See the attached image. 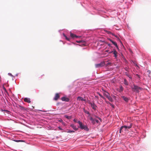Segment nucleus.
<instances>
[{"label":"nucleus","instance_id":"nucleus-1","mask_svg":"<svg viewBox=\"0 0 151 151\" xmlns=\"http://www.w3.org/2000/svg\"><path fill=\"white\" fill-rule=\"evenodd\" d=\"M132 90L133 91L139 93L140 91L143 89V88L139 87L137 85L134 84L131 87Z\"/></svg>","mask_w":151,"mask_h":151},{"label":"nucleus","instance_id":"nucleus-2","mask_svg":"<svg viewBox=\"0 0 151 151\" xmlns=\"http://www.w3.org/2000/svg\"><path fill=\"white\" fill-rule=\"evenodd\" d=\"M129 124V125H124L122 126L119 129V133H120L122 132L125 131L127 129L131 128L132 127V124L130 123Z\"/></svg>","mask_w":151,"mask_h":151},{"label":"nucleus","instance_id":"nucleus-3","mask_svg":"<svg viewBox=\"0 0 151 151\" xmlns=\"http://www.w3.org/2000/svg\"><path fill=\"white\" fill-rule=\"evenodd\" d=\"M77 123L79 125V127L82 129H84L86 131H88L89 129L86 125H85L83 124V123L80 121L77 122Z\"/></svg>","mask_w":151,"mask_h":151},{"label":"nucleus","instance_id":"nucleus-4","mask_svg":"<svg viewBox=\"0 0 151 151\" xmlns=\"http://www.w3.org/2000/svg\"><path fill=\"white\" fill-rule=\"evenodd\" d=\"M105 62L104 61L101 62L100 63L96 64L95 66L96 68H98L102 67L105 65Z\"/></svg>","mask_w":151,"mask_h":151},{"label":"nucleus","instance_id":"nucleus-5","mask_svg":"<svg viewBox=\"0 0 151 151\" xmlns=\"http://www.w3.org/2000/svg\"><path fill=\"white\" fill-rule=\"evenodd\" d=\"M88 117L89 119L91 121V123L93 125L95 124V120L96 119L93 118L90 115H89L88 116Z\"/></svg>","mask_w":151,"mask_h":151},{"label":"nucleus","instance_id":"nucleus-6","mask_svg":"<svg viewBox=\"0 0 151 151\" xmlns=\"http://www.w3.org/2000/svg\"><path fill=\"white\" fill-rule=\"evenodd\" d=\"M89 104H90L91 106L92 107V108L94 110H96V108L97 107V106L94 104V103L93 102H90L89 103Z\"/></svg>","mask_w":151,"mask_h":151},{"label":"nucleus","instance_id":"nucleus-7","mask_svg":"<svg viewBox=\"0 0 151 151\" xmlns=\"http://www.w3.org/2000/svg\"><path fill=\"white\" fill-rule=\"evenodd\" d=\"M61 100L63 101H65L66 102H68L70 100L69 98L65 97H62L61 98Z\"/></svg>","mask_w":151,"mask_h":151},{"label":"nucleus","instance_id":"nucleus-8","mask_svg":"<svg viewBox=\"0 0 151 151\" xmlns=\"http://www.w3.org/2000/svg\"><path fill=\"white\" fill-rule=\"evenodd\" d=\"M109 53H113L114 55V56L116 58L117 56V52L116 50H114V51H112L111 52H109Z\"/></svg>","mask_w":151,"mask_h":151},{"label":"nucleus","instance_id":"nucleus-9","mask_svg":"<svg viewBox=\"0 0 151 151\" xmlns=\"http://www.w3.org/2000/svg\"><path fill=\"white\" fill-rule=\"evenodd\" d=\"M108 40L111 41L115 46L117 48H118V47L117 45V43L109 39Z\"/></svg>","mask_w":151,"mask_h":151},{"label":"nucleus","instance_id":"nucleus-10","mask_svg":"<svg viewBox=\"0 0 151 151\" xmlns=\"http://www.w3.org/2000/svg\"><path fill=\"white\" fill-rule=\"evenodd\" d=\"M109 60H108L107 61H104L105 62V65H106V66H110L111 65V63L109 62Z\"/></svg>","mask_w":151,"mask_h":151},{"label":"nucleus","instance_id":"nucleus-11","mask_svg":"<svg viewBox=\"0 0 151 151\" xmlns=\"http://www.w3.org/2000/svg\"><path fill=\"white\" fill-rule=\"evenodd\" d=\"M70 126L72 127L73 129L75 131H77L78 130V128H77L76 126L74 125V124H72L70 125Z\"/></svg>","mask_w":151,"mask_h":151},{"label":"nucleus","instance_id":"nucleus-12","mask_svg":"<svg viewBox=\"0 0 151 151\" xmlns=\"http://www.w3.org/2000/svg\"><path fill=\"white\" fill-rule=\"evenodd\" d=\"M60 97L59 94L58 93L56 94L55 97L54 98V100H57Z\"/></svg>","mask_w":151,"mask_h":151},{"label":"nucleus","instance_id":"nucleus-13","mask_svg":"<svg viewBox=\"0 0 151 151\" xmlns=\"http://www.w3.org/2000/svg\"><path fill=\"white\" fill-rule=\"evenodd\" d=\"M24 101L25 102H27L28 103H30L31 101H30V99L27 98H25L24 99Z\"/></svg>","mask_w":151,"mask_h":151},{"label":"nucleus","instance_id":"nucleus-14","mask_svg":"<svg viewBox=\"0 0 151 151\" xmlns=\"http://www.w3.org/2000/svg\"><path fill=\"white\" fill-rule=\"evenodd\" d=\"M77 100L79 101H86V100L83 99L82 97L81 96H78L77 97Z\"/></svg>","mask_w":151,"mask_h":151},{"label":"nucleus","instance_id":"nucleus-15","mask_svg":"<svg viewBox=\"0 0 151 151\" xmlns=\"http://www.w3.org/2000/svg\"><path fill=\"white\" fill-rule=\"evenodd\" d=\"M70 36L73 38H78V37L76 36V35L74 34H73L72 33H70Z\"/></svg>","mask_w":151,"mask_h":151},{"label":"nucleus","instance_id":"nucleus-16","mask_svg":"<svg viewBox=\"0 0 151 151\" xmlns=\"http://www.w3.org/2000/svg\"><path fill=\"white\" fill-rule=\"evenodd\" d=\"M103 95L106 98L108 97V96H109V95H110L109 93L106 91H105L103 93Z\"/></svg>","mask_w":151,"mask_h":151},{"label":"nucleus","instance_id":"nucleus-17","mask_svg":"<svg viewBox=\"0 0 151 151\" xmlns=\"http://www.w3.org/2000/svg\"><path fill=\"white\" fill-rule=\"evenodd\" d=\"M122 98L123 100H124L125 101H126L127 102L129 100V99L125 96H123L122 97Z\"/></svg>","mask_w":151,"mask_h":151},{"label":"nucleus","instance_id":"nucleus-18","mask_svg":"<svg viewBox=\"0 0 151 151\" xmlns=\"http://www.w3.org/2000/svg\"><path fill=\"white\" fill-rule=\"evenodd\" d=\"M107 98L108 99V100L112 102L113 101V99L109 95L108 96Z\"/></svg>","mask_w":151,"mask_h":151},{"label":"nucleus","instance_id":"nucleus-19","mask_svg":"<svg viewBox=\"0 0 151 151\" xmlns=\"http://www.w3.org/2000/svg\"><path fill=\"white\" fill-rule=\"evenodd\" d=\"M124 83L125 85H128V82L125 79H124Z\"/></svg>","mask_w":151,"mask_h":151},{"label":"nucleus","instance_id":"nucleus-20","mask_svg":"<svg viewBox=\"0 0 151 151\" xmlns=\"http://www.w3.org/2000/svg\"><path fill=\"white\" fill-rule=\"evenodd\" d=\"M65 117L67 119H70L72 117L71 116H68L67 115H65Z\"/></svg>","mask_w":151,"mask_h":151},{"label":"nucleus","instance_id":"nucleus-21","mask_svg":"<svg viewBox=\"0 0 151 151\" xmlns=\"http://www.w3.org/2000/svg\"><path fill=\"white\" fill-rule=\"evenodd\" d=\"M84 111L85 113L88 114L89 115H90V114L88 111L85 110L84 109Z\"/></svg>","mask_w":151,"mask_h":151},{"label":"nucleus","instance_id":"nucleus-22","mask_svg":"<svg viewBox=\"0 0 151 151\" xmlns=\"http://www.w3.org/2000/svg\"><path fill=\"white\" fill-rule=\"evenodd\" d=\"M63 35L65 37V39L66 40L68 41H69L70 40V39L69 38H68L65 34H63Z\"/></svg>","mask_w":151,"mask_h":151},{"label":"nucleus","instance_id":"nucleus-23","mask_svg":"<svg viewBox=\"0 0 151 151\" xmlns=\"http://www.w3.org/2000/svg\"><path fill=\"white\" fill-rule=\"evenodd\" d=\"M107 33H108V34H111L113 35L114 36H115V37H117V36L115 35H114V34H113V33H112L111 32H108V31H107Z\"/></svg>","mask_w":151,"mask_h":151},{"label":"nucleus","instance_id":"nucleus-24","mask_svg":"<svg viewBox=\"0 0 151 151\" xmlns=\"http://www.w3.org/2000/svg\"><path fill=\"white\" fill-rule=\"evenodd\" d=\"M75 132L73 130H68L67 131L68 133H72V132Z\"/></svg>","mask_w":151,"mask_h":151},{"label":"nucleus","instance_id":"nucleus-25","mask_svg":"<svg viewBox=\"0 0 151 151\" xmlns=\"http://www.w3.org/2000/svg\"><path fill=\"white\" fill-rule=\"evenodd\" d=\"M14 141L15 142H22V140H14Z\"/></svg>","mask_w":151,"mask_h":151},{"label":"nucleus","instance_id":"nucleus-26","mask_svg":"<svg viewBox=\"0 0 151 151\" xmlns=\"http://www.w3.org/2000/svg\"><path fill=\"white\" fill-rule=\"evenodd\" d=\"M1 111H4V112H6V113H9V111H7V110H3L2 109Z\"/></svg>","mask_w":151,"mask_h":151},{"label":"nucleus","instance_id":"nucleus-27","mask_svg":"<svg viewBox=\"0 0 151 151\" xmlns=\"http://www.w3.org/2000/svg\"><path fill=\"white\" fill-rule=\"evenodd\" d=\"M125 75L127 76L129 78H131V76L129 75H128L127 72L125 73Z\"/></svg>","mask_w":151,"mask_h":151},{"label":"nucleus","instance_id":"nucleus-28","mask_svg":"<svg viewBox=\"0 0 151 151\" xmlns=\"http://www.w3.org/2000/svg\"><path fill=\"white\" fill-rule=\"evenodd\" d=\"M95 116L96 118H98V119H99L101 122L102 121V119L100 117H98L96 116Z\"/></svg>","mask_w":151,"mask_h":151},{"label":"nucleus","instance_id":"nucleus-29","mask_svg":"<svg viewBox=\"0 0 151 151\" xmlns=\"http://www.w3.org/2000/svg\"><path fill=\"white\" fill-rule=\"evenodd\" d=\"M95 122H96L97 124H99V121L98 120H97V119H96L95 120Z\"/></svg>","mask_w":151,"mask_h":151},{"label":"nucleus","instance_id":"nucleus-30","mask_svg":"<svg viewBox=\"0 0 151 151\" xmlns=\"http://www.w3.org/2000/svg\"><path fill=\"white\" fill-rule=\"evenodd\" d=\"M120 90L122 91H123V87L122 86H121L120 87Z\"/></svg>","mask_w":151,"mask_h":151},{"label":"nucleus","instance_id":"nucleus-31","mask_svg":"<svg viewBox=\"0 0 151 151\" xmlns=\"http://www.w3.org/2000/svg\"><path fill=\"white\" fill-rule=\"evenodd\" d=\"M76 42L78 43H81V42H83L84 43V42L83 41H81V40L79 41H76Z\"/></svg>","mask_w":151,"mask_h":151},{"label":"nucleus","instance_id":"nucleus-32","mask_svg":"<svg viewBox=\"0 0 151 151\" xmlns=\"http://www.w3.org/2000/svg\"><path fill=\"white\" fill-rule=\"evenodd\" d=\"M105 102H106V103L107 104H109L110 105V104H111V103H110L108 101H106V100L105 101Z\"/></svg>","mask_w":151,"mask_h":151},{"label":"nucleus","instance_id":"nucleus-33","mask_svg":"<svg viewBox=\"0 0 151 151\" xmlns=\"http://www.w3.org/2000/svg\"><path fill=\"white\" fill-rule=\"evenodd\" d=\"M110 106H111V107H112L113 108H114V105L113 104H110Z\"/></svg>","mask_w":151,"mask_h":151},{"label":"nucleus","instance_id":"nucleus-34","mask_svg":"<svg viewBox=\"0 0 151 151\" xmlns=\"http://www.w3.org/2000/svg\"><path fill=\"white\" fill-rule=\"evenodd\" d=\"M98 94L101 97V98H102L103 97V96L101 94H100V93H98Z\"/></svg>","mask_w":151,"mask_h":151},{"label":"nucleus","instance_id":"nucleus-35","mask_svg":"<svg viewBox=\"0 0 151 151\" xmlns=\"http://www.w3.org/2000/svg\"><path fill=\"white\" fill-rule=\"evenodd\" d=\"M73 121L75 122H77L76 120L75 119H74L73 120Z\"/></svg>","mask_w":151,"mask_h":151},{"label":"nucleus","instance_id":"nucleus-36","mask_svg":"<svg viewBox=\"0 0 151 151\" xmlns=\"http://www.w3.org/2000/svg\"><path fill=\"white\" fill-rule=\"evenodd\" d=\"M58 128L60 130H63V129L61 128L60 127H58Z\"/></svg>","mask_w":151,"mask_h":151},{"label":"nucleus","instance_id":"nucleus-37","mask_svg":"<svg viewBox=\"0 0 151 151\" xmlns=\"http://www.w3.org/2000/svg\"><path fill=\"white\" fill-rule=\"evenodd\" d=\"M103 99H104L105 101H106V99L104 97H103L102 98Z\"/></svg>","mask_w":151,"mask_h":151},{"label":"nucleus","instance_id":"nucleus-38","mask_svg":"<svg viewBox=\"0 0 151 151\" xmlns=\"http://www.w3.org/2000/svg\"><path fill=\"white\" fill-rule=\"evenodd\" d=\"M59 122H62L63 121V120L62 119H60V120H59Z\"/></svg>","mask_w":151,"mask_h":151},{"label":"nucleus","instance_id":"nucleus-39","mask_svg":"<svg viewBox=\"0 0 151 151\" xmlns=\"http://www.w3.org/2000/svg\"><path fill=\"white\" fill-rule=\"evenodd\" d=\"M125 70H126V71H128V69H127V68H125Z\"/></svg>","mask_w":151,"mask_h":151},{"label":"nucleus","instance_id":"nucleus-40","mask_svg":"<svg viewBox=\"0 0 151 151\" xmlns=\"http://www.w3.org/2000/svg\"><path fill=\"white\" fill-rule=\"evenodd\" d=\"M108 45H109V46H110V44H108Z\"/></svg>","mask_w":151,"mask_h":151},{"label":"nucleus","instance_id":"nucleus-41","mask_svg":"<svg viewBox=\"0 0 151 151\" xmlns=\"http://www.w3.org/2000/svg\"><path fill=\"white\" fill-rule=\"evenodd\" d=\"M106 52H108V50H106Z\"/></svg>","mask_w":151,"mask_h":151}]
</instances>
